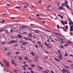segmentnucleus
Wrapping results in <instances>:
<instances>
[{"label":"nucleus","instance_id":"39448f33","mask_svg":"<svg viewBox=\"0 0 73 73\" xmlns=\"http://www.w3.org/2000/svg\"><path fill=\"white\" fill-rule=\"evenodd\" d=\"M31 31H35V33H39L40 32V31H38V30H34L33 29H32Z\"/></svg>","mask_w":73,"mask_h":73},{"label":"nucleus","instance_id":"3c124183","mask_svg":"<svg viewBox=\"0 0 73 73\" xmlns=\"http://www.w3.org/2000/svg\"><path fill=\"white\" fill-rule=\"evenodd\" d=\"M31 41V42H33V43H34V42H35V41L34 40V41H33L32 40Z\"/></svg>","mask_w":73,"mask_h":73},{"label":"nucleus","instance_id":"2f4dec72","mask_svg":"<svg viewBox=\"0 0 73 73\" xmlns=\"http://www.w3.org/2000/svg\"><path fill=\"white\" fill-rule=\"evenodd\" d=\"M66 7L68 9H69V5H66Z\"/></svg>","mask_w":73,"mask_h":73},{"label":"nucleus","instance_id":"f8f14e48","mask_svg":"<svg viewBox=\"0 0 73 73\" xmlns=\"http://www.w3.org/2000/svg\"><path fill=\"white\" fill-rule=\"evenodd\" d=\"M62 71L64 72V73H66V70L65 69H63L62 70Z\"/></svg>","mask_w":73,"mask_h":73},{"label":"nucleus","instance_id":"5fc2aeb1","mask_svg":"<svg viewBox=\"0 0 73 73\" xmlns=\"http://www.w3.org/2000/svg\"><path fill=\"white\" fill-rule=\"evenodd\" d=\"M69 72V70L68 69L66 70V72H67H67Z\"/></svg>","mask_w":73,"mask_h":73},{"label":"nucleus","instance_id":"6ab92c4d","mask_svg":"<svg viewBox=\"0 0 73 73\" xmlns=\"http://www.w3.org/2000/svg\"><path fill=\"white\" fill-rule=\"evenodd\" d=\"M55 60L56 61H58V62H60V60H58L57 58H54Z\"/></svg>","mask_w":73,"mask_h":73},{"label":"nucleus","instance_id":"13d9d810","mask_svg":"<svg viewBox=\"0 0 73 73\" xmlns=\"http://www.w3.org/2000/svg\"><path fill=\"white\" fill-rule=\"evenodd\" d=\"M38 44H41V42H40V41H38Z\"/></svg>","mask_w":73,"mask_h":73},{"label":"nucleus","instance_id":"774afa93","mask_svg":"<svg viewBox=\"0 0 73 73\" xmlns=\"http://www.w3.org/2000/svg\"><path fill=\"white\" fill-rule=\"evenodd\" d=\"M39 14H36V16H39Z\"/></svg>","mask_w":73,"mask_h":73},{"label":"nucleus","instance_id":"20e7f679","mask_svg":"<svg viewBox=\"0 0 73 73\" xmlns=\"http://www.w3.org/2000/svg\"><path fill=\"white\" fill-rule=\"evenodd\" d=\"M20 42H22V45H26V44H27L28 42H23L21 41H20Z\"/></svg>","mask_w":73,"mask_h":73},{"label":"nucleus","instance_id":"b1692460","mask_svg":"<svg viewBox=\"0 0 73 73\" xmlns=\"http://www.w3.org/2000/svg\"><path fill=\"white\" fill-rule=\"evenodd\" d=\"M68 25H66L65 26V29H66V30H68Z\"/></svg>","mask_w":73,"mask_h":73},{"label":"nucleus","instance_id":"2eb2a0df","mask_svg":"<svg viewBox=\"0 0 73 73\" xmlns=\"http://www.w3.org/2000/svg\"><path fill=\"white\" fill-rule=\"evenodd\" d=\"M21 7H17L15 8L16 9H20V8H21Z\"/></svg>","mask_w":73,"mask_h":73},{"label":"nucleus","instance_id":"603ef678","mask_svg":"<svg viewBox=\"0 0 73 73\" xmlns=\"http://www.w3.org/2000/svg\"><path fill=\"white\" fill-rule=\"evenodd\" d=\"M35 46L36 47V48H38V46H37V45H35Z\"/></svg>","mask_w":73,"mask_h":73},{"label":"nucleus","instance_id":"cd10ccee","mask_svg":"<svg viewBox=\"0 0 73 73\" xmlns=\"http://www.w3.org/2000/svg\"><path fill=\"white\" fill-rule=\"evenodd\" d=\"M65 4L66 5H68V2H67L66 1L65 2Z\"/></svg>","mask_w":73,"mask_h":73},{"label":"nucleus","instance_id":"79ce46f5","mask_svg":"<svg viewBox=\"0 0 73 73\" xmlns=\"http://www.w3.org/2000/svg\"><path fill=\"white\" fill-rule=\"evenodd\" d=\"M60 47L61 48H64V46H63L62 45H61Z\"/></svg>","mask_w":73,"mask_h":73},{"label":"nucleus","instance_id":"37998d69","mask_svg":"<svg viewBox=\"0 0 73 73\" xmlns=\"http://www.w3.org/2000/svg\"><path fill=\"white\" fill-rule=\"evenodd\" d=\"M64 23L65 24H68V22L66 21H65L64 22Z\"/></svg>","mask_w":73,"mask_h":73},{"label":"nucleus","instance_id":"1a4fd4ad","mask_svg":"<svg viewBox=\"0 0 73 73\" xmlns=\"http://www.w3.org/2000/svg\"><path fill=\"white\" fill-rule=\"evenodd\" d=\"M27 27L24 26H20V28L21 29H24V28H25Z\"/></svg>","mask_w":73,"mask_h":73},{"label":"nucleus","instance_id":"4d7b16f0","mask_svg":"<svg viewBox=\"0 0 73 73\" xmlns=\"http://www.w3.org/2000/svg\"><path fill=\"white\" fill-rule=\"evenodd\" d=\"M26 63H27V62L25 61V62H23V64H26Z\"/></svg>","mask_w":73,"mask_h":73},{"label":"nucleus","instance_id":"0e129e2a","mask_svg":"<svg viewBox=\"0 0 73 73\" xmlns=\"http://www.w3.org/2000/svg\"><path fill=\"white\" fill-rule=\"evenodd\" d=\"M3 30L1 29L0 30V32H3Z\"/></svg>","mask_w":73,"mask_h":73},{"label":"nucleus","instance_id":"7ed1b4c3","mask_svg":"<svg viewBox=\"0 0 73 73\" xmlns=\"http://www.w3.org/2000/svg\"><path fill=\"white\" fill-rule=\"evenodd\" d=\"M24 38L26 40H29V41H32V39L28 37H27L26 38Z\"/></svg>","mask_w":73,"mask_h":73},{"label":"nucleus","instance_id":"473e14b6","mask_svg":"<svg viewBox=\"0 0 73 73\" xmlns=\"http://www.w3.org/2000/svg\"><path fill=\"white\" fill-rule=\"evenodd\" d=\"M4 69L3 70V71H4V72H6V71H7V70H6V68H5V67L4 68Z\"/></svg>","mask_w":73,"mask_h":73},{"label":"nucleus","instance_id":"c85d7f7f","mask_svg":"<svg viewBox=\"0 0 73 73\" xmlns=\"http://www.w3.org/2000/svg\"><path fill=\"white\" fill-rule=\"evenodd\" d=\"M44 58L45 59H47V58H48V56H46L44 57Z\"/></svg>","mask_w":73,"mask_h":73},{"label":"nucleus","instance_id":"a878e982","mask_svg":"<svg viewBox=\"0 0 73 73\" xmlns=\"http://www.w3.org/2000/svg\"><path fill=\"white\" fill-rule=\"evenodd\" d=\"M58 56H59V57H63V56H62V55L61 54H59L58 55Z\"/></svg>","mask_w":73,"mask_h":73},{"label":"nucleus","instance_id":"4be33fe9","mask_svg":"<svg viewBox=\"0 0 73 73\" xmlns=\"http://www.w3.org/2000/svg\"><path fill=\"white\" fill-rule=\"evenodd\" d=\"M61 21L62 24H63V25H65V24H64V21L62 20H61Z\"/></svg>","mask_w":73,"mask_h":73},{"label":"nucleus","instance_id":"e2e57ef3","mask_svg":"<svg viewBox=\"0 0 73 73\" xmlns=\"http://www.w3.org/2000/svg\"><path fill=\"white\" fill-rule=\"evenodd\" d=\"M50 72H51L52 73H54V72H53V70H51V71H50Z\"/></svg>","mask_w":73,"mask_h":73},{"label":"nucleus","instance_id":"a18cd8bd","mask_svg":"<svg viewBox=\"0 0 73 73\" xmlns=\"http://www.w3.org/2000/svg\"><path fill=\"white\" fill-rule=\"evenodd\" d=\"M42 72H43V73H48V72H47V71H42Z\"/></svg>","mask_w":73,"mask_h":73},{"label":"nucleus","instance_id":"4468645a","mask_svg":"<svg viewBox=\"0 0 73 73\" xmlns=\"http://www.w3.org/2000/svg\"><path fill=\"white\" fill-rule=\"evenodd\" d=\"M64 67L66 68H67V69H69V67L66 65H65L64 66Z\"/></svg>","mask_w":73,"mask_h":73},{"label":"nucleus","instance_id":"680f3d73","mask_svg":"<svg viewBox=\"0 0 73 73\" xmlns=\"http://www.w3.org/2000/svg\"><path fill=\"white\" fill-rule=\"evenodd\" d=\"M67 62H72V61H71L70 60H68Z\"/></svg>","mask_w":73,"mask_h":73},{"label":"nucleus","instance_id":"72a5a7b5","mask_svg":"<svg viewBox=\"0 0 73 73\" xmlns=\"http://www.w3.org/2000/svg\"><path fill=\"white\" fill-rule=\"evenodd\" d=\"M51 41L52 42H54V43H55V41H54L52 39H51Z\"/></svg>","mask_w":73,"mask_h":73},{"label":"nucleus","instance_id":"e433bc0d","mask_svg":"<svg viewBox=\"0 0 73 73\" xmlns=\"http://www.w3.org/2000/svg\"><path fill=\"white\" fill-rule=\"evenodd\" d=\"M19 52H15V54H19Z\"/></svg>","mask_w":73,"mask_h":73},{"label":"nucleus","instance_id":"6e6d98bb","mask_svg":"<svg viewBox=\"0 0 73 73\" xmlns=\"http://www.w3.org/2000/svg\"><path fill=\"white\" fill-rule=\"evenodd\" d=\"M0 63L1 64V66H4L3 65V64H2V63H1V62H0Z\"/></svg>","mask_w":73,"mask_h":73},{"label":"nucleus","instance_id":"864d4df0","mask_svg":"<svg viewBox=\"0 0 73 73\" xmlns=\"http://www.w3.org/2000/svg\"><path fill=\"white\" fill-rule=\"evenodd\" d=\"M70 66L71 67H73V64H71L70 65Z\"/></svg>","mask_w":73,"mask_h":73},{"label":"nucleus","instance_id":"bb28decb","mask_svg":"<svg viewBox=\"0 0 73 73\" xmlns=\"http://www.w3.org/2000/svg\"><path fill=\"white\" fill-rule=\"evenodd\" d=\"M46 10L47 11H50V10H52V9H50V8H47L46 9Z\"/></svg>","mask_w":73,"mask_h":73},{"label":"nucleus","instance_id":"393cba45","mask_svg":"<svg viewBox=\"0 0 73 73\" xmlns=\"http://www.w3.org/2000/svg\"><path fill=\"white\" fill-rule=\"evenodd\" d=\"M59 60H63V59H62V58H61V57H59Z\"/></svg>","mask_w":73,"mask_h":73},{"label":"nucleus","instance_id":"58836bf2","mask_svg":"<svg viewBox=\"0 0 73 73\" xmlns=\"http://www.w3.org/2000/svg\"><path fill=\"white\" fill-rule=\"evenodd\" d=\"M57 28H58V29H59V28H60V26H59V25H57Z\"/></svg>","mask_w":73,"mask_h":73},{"label":"nucleus","instance_id":"052dcab7","mask_svg":"<svg viewBox=\"0 0 73 73\" xmlns=\"http://www.w3.org/2000/svg\"><path fill=\"white\" fill-rule=\"evenodd\" d=\"M60 18L62 19H63V16H60Z\"/></svg>","mask_w":73,"mask_h":73},{"label":"nucleus","instance_id":"aec40b11","mask_svg":"<svg viewBox=\"0 0 73 73\" xmlns=\"http://www.w3.org/2000/svg\"><path fill=\"white\" fill-rule=\"evenodd\" d=\"M47 47H48V48H52L51 46H49V45H47Z\"/></svg>","mask_w":73,"mask_h":73},{"label":"nucleus","instance_id":"7c9ffc66","mask_svg":"<svg viewBox=\"0 0 73 73\" xmlns=\"http://www.w3.org/2000/svg\"><path fill=\"white\" fill-rule=\"evenodd\" d=\"M28 69L29 70H32V69H32V68L31 67H30V68H28Z\"/></svg>","mask_w":73,"mask_h":73},{"label":"nucleus","instance_id":"6e6552de","mask_svg":"<svg viewBox=\"0 0 73 73\" xmlns=\"http://www.w3.org/2000/svg\"><path fill=\"white\" fill-rule=\"evenodd\" d=\"M67 43L68 44H70L72 43V42L70 40H68L67 42Z\"/></svg>","mask_w":73,"mask_h":73},{"label":"nucleus","instance_id":"de8ad7c7","mask_svg":"<svg viewBox=\"0 0 73 73\" xmlns=\"http://www.w3.org/2000/svg\"><path fill=\"white\" fill-rule=\"evenodd\" d=\"M39 46H40L41 47V48H42V45L41 44H39Z\"/></svg>","mask_w":73,"mask_h":73},{"label":"nucleus","instance_id":"9b49d317","mask_svg":"<svg viewBox=\"0 0 73 73\" xmlns=\"http://www.w3.org/2000/svg\"><path fill=\"white\" fill-rule=\"evenodd\" d=\"M18 36L19 37V38H20L22 39L23 38V37L21 36L20 35H18Z\"/></svg>","mask_w":73,"mask_h":73},{"label":"nucleus","instance_id":"a211bd4d","mask_svg":"<svg viewBox=\"0 0 73 73\" xmlns=\"http://www.w3.org/2000/svg\"><path fill=\"white\" fill-rule=\"evenodd\" d=\"M31 67H35V66H36L35 65L33 64L31 65Z\"/></svg>","mask_w":73,"mask_h":73},{"label":"nucleus","instance_id":"423d86ee","mask_svg":"<svg viewBox=\"0 0 73 73\" xmlns=\"http://www.w3.org/2000/svg\"><path fill=\"white\" fill-rule=\"evenodd\" d=\"M38 68L39 70H42L43 68L42 67H41L39 66H38Z\"/></svg>","mask_w":73,"mask_h":73},{"label":"nucleus","instance_id":"c03bdc74","mask_svg":"<svg viewBox=\"0 0 73 73\" xmlns=\"http://www.w3.org/2000/svg\"><path fill=\"white\" fill-rule=\"evenodd\" d=\"M65 56H68V54H66L64 55Z\"/></svg>","mask_w":73,"mask_h":73},{"label":"nucleus","instance_id":"49530a36","mask_svg":"<svg viewBox=\"0 0 73 73\" xmlns=\"http://www.w3.org/2000/svg\"><path fill=\"white\" fill-rule=\"evenodd\" d=\"M41 23H44V24H45V21H42Z\"/></svg>","mask_w":73,"mask_h":73},{"label":"nucleus","instance_id":"69168bd1","mask_svg":"<svg viewBox=\"0 0 73 73\" xmlns=\"http://www.w3.org/2000/svg\"><path fill=\"white\" fill-rule=\"evenodd\" d=\"M33 38H36V37L34 36H33Z\"/></svg>","mask_w":73,"mask_h":73},{"label":"nucleus","instance_id":"c9c22d12","mask_svg":"<svg viewBox=\"0 0 73 73\" xmlns=\"http://www.w3.org/2000/svg\"><path fill=\"white\" fill-rule=\"evenodd\" d=\"M53 33L54 34H55V35H58V33H55V32H54Z\"/></svg>","mask_w":73,"mask_h":73},{"label":"nucleus","instance_id":"f03ea898","mask_svg":"<svg viewBox=\"0 0 73 73\" xmlns=\"http://www.w3.org/2000/svg\"><path fill=\"white\" fill-rule=\"evenodd\" d=\"M3 62L4 63L7 67H9V61H7L5 59H3Z\"/></svg>","mask_w":73,"mask_h":73},{"label":"nucleus","instance_id":"09e8293b","mask_svg":"<svg viewBox=\"0 0 73 73\" xmlns=\"http://www.w3.org/2000/svg\"><path fill=\"white\" fill-rule=\"evenodd\" d=\"M38 58V56H37L36 57H35V59H37Z\"/></svg>","mask_w":73,"mask_h":73},{"label":"nucleus","instance_id":"a19ab883","mask_svg":"<svg viewBox=\"0 0 73 73\" xmlns=\"http://www.w3.org/2000/svg\"><path fill=\"white\" fill-rule=\"evenodd\" d=\"M45 45H46L47 46L48 45L47 44V43H46V42H45Z\"/></svg>","mask_w":73,"mask_h":73},{"label":"nucleus","instance_id":"f257e3e1","mask_svg":"<svg viewBox=\"0 0 73 73\" xmlns=\"http://www.w3.org/2000/svg\"><path fill=\"white\" fill-rule=\"evenodd\" d=\"M65 4L64 3H62V5L60 6V3L59 2H58L57 3V5L58 7V10L61 11V10H64V11H65V9L64 8V6L63 5H65Z\"/></svg>","mask_w":73,"mask_h":73},{"label":"nucleus","instance_id":"c756f323","mask_svg":"<svg viewBox=\"0 0 73 73\" xmlns=\"http://www.w3.org/2000/svg\"><path fill=\"white\" fill-rule=\"evenodd\" d=\"M70 32L73 31V28H70Z\"/></svg>","mask_w":73,"mask_h":73},{"label":"nucleus","instance_id":"412c9836","mask_svg":"<svg viewBox=\"0 0 73 73\" xmlns=\"http://www.w3.org/2000/svg\"><path fill=\"white\" fill-rule=\"evenodd\" d=\"M12 63L13 64H15V62L14 61V60H12Z\"/></svg>","mask_w":73,"mask_h":73},{"label":"nucleus","instance_id":"ddd939ff","mask_svg":"<svg viewBox=\"0 0 73 73\" xmlns=\"http://www.w3.org/2000/svg\"><path fill=\"white\" fill-rule=\"evenodd\" d=\"M31 53L32 55L33 56H35V54H34V53H33V51H31Z\"/></svg>","mask_w":73,"mask_h":73},{"label":"nucleus","instance_id":"9d476101","mask_svg":"<svg viewBox=\"0 0 73 73\" xmlns=\"http://www.w3.org/2000/svg\"><path fill=\"white\" fill-rule=\"evenodd\" d=\"M68 19H69V20H70V23H71V24H72V25H73V22H72V20H71L70 19L69 17H68Z\"/></svg>","mask_w":73,"mask_h":73},{"label":"nucleus","instance_id":"338daca9","mask_svg":"<svg viewBox=\"0 0 73 73\" xmlns=\"http://www.w3.org/2000/svg\"><path fill=\"white\" fill-rule=\"evenodd\" d=\"M30 71H31V72L32 73H35L32 70H31Z\"/></svg>","mask_w":73,"mask_h":73},{"label":"nucleus","instance_id":"f704fd0d","mask_svg":"<svg viewBox=\"0 0 73 73\" xmlns=\"http://www.w3.org/2000/svg\"><path fill=\"white\" fill-rule=\"evenodd\" d=\"M38 3L40 4H41V0H39Z\"/></svg>","mask_w":73,"mask_h":73},{"label":"nucleus","instance_id":"f3484780","mask_svg":"<svg viewBox=\"0 0 73 73\" xmlns=\"http://www.w3.org/2000/svg\"><path fill=\"white\" fill-rule=\"evenodd\" d=\"M29 36L30 37H31V38H32V34L30 33L29 34Z\"/></svg>","mask_w":73,"mask_h":73},{"label":"nucleus","instance_id":"5701e85b","mask_svg":"<svg viewBox=\"0 0 73 73\" xmlns=\"http://www.w3.org/2000/svg\"><path fill=\"white\" fill-rule=\"evenodd\" d=\"M25 4L26 5H27V6H29V4H28V3L27 2H26L25 3Z\"/></svg>","mask_w":73,"mask_h":73},{"label":"nucleus","instance_id":"dca6fc26","mask_svg":"<svg viewBox=\"0 0 73 73\" xmlns=\"http://www.w3.org/2000/svg\"><path fill=\"white\" fill-rule=\"evenodd\" d=\"M19 60H23V57H22L20 56L19 57Z\"/></svg>","mask_w":73,"mask_h":73},{"label":"nucleus","instance_id":"4c0bfd02","mask_svg":"<svg viewBox=\"0 0 73 73\" xmlns=\"http://www.w3.org/2000/svg\"><path fill=\"white\" fill-rule=\"evenodd\" d=\"M24 58L25 60H27V61H28V60H29L28 59L25 58Z\"/></svg>","mask_w":73,"mask_h":73},{"label":"nucleus","instance_id":"0eeeda50","mask_svg":"<svg viewBox=\"0 0 73 73\" xmlns=\"http://www.w3.org/2000/svg\"><path fill=\"white\" fill-rule=\"evenodd\" d=\"M17 42V40H15L11 41L10 42H9V44H12V43H13V42Z\"/></svg>","mask_w":73,"mask_h":73},{"label":"nucleus","instance_id":"8fccbe9b","mask_svg":"<svg viewBox=\"0 0 73 73\" xmlns=\"http://www.w3.org/2000/svg\"><path fill=\"white\" fill-rule=\"evenodd\" d=\"M13 32V29H12L10 31V32Z\"/></svg>","mask_w":73,"mask_h":73},{"label":"nucleus","instance_id":"ea45409f","mask_svg":"<svg viewBox=\"0 0 73 73\" xmlns=\"http://www.w3.org/2000/svg\"><path fill=\"white\" fill-rule=\"evenodd\" d=\"M57 52H58V53H60V54H61V53H60V50H58Z\"/></svg>","mask_w":73,"mask_h":73},{"label":"nucleus","instance_id":"bf43d9fd","mask_svg":"<svg viewBox=\"0 0 73 73\" xmlns=\"http://www.w3.org/2000/svg\"><path fill=\"white\" fill-rule=\"evenodd\" d=\"M73 28V25H71L70 27V28Z\"/></svg>","mask_w":73,"mask_h":73}]
</instances>
